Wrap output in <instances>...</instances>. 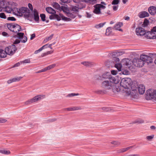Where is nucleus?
Segmentation results:
<instances>
[{
  "instance_id": "nucleus-5",
  "label": "nucleus",
  "mask_w": 156,
  "mask_h": 156,
  "mask_svg": "<svg viewBox=\"0 0 156 156\" xmlns=\"http://www.w3.org/2000/svg\"><path fill=\"white\" fill-rule=\"evenodd\" d=\"M131 81L129 78H123L121 80L120 84L122 87L124 88L127 89L130 87Z\"/></svg>"
},
{
  "instance_id": "nucleus-44",
  "label": "nucleus",
  "mask_w": 156,
  "mask_h": 156,
  "mask_svg": "<svg viewBox=\"0 0 156 156\" xmlns=\"http://www.w3.org/2000/svg\"><path fill=\"white\" fill-rule=\"evenodd\" d=\"M148 23L149 21L148 20L145 19L143 23V26L144 27H145L148 25Z\"/></svg>"
},
{
  "instance_id": "nucleus-7",
  "label": "nucleus",
  "mask_w": 156,
  "mask_h": 156,
  "mask_svg": "<svg viewBox=\"0 0 156 156\" xmlns=\"http://www.w3.org/2000/svg\"><path fill=\"white\" fill-rule=\"evenodd\" d=\"M16 50V48L14 45L9 46L6 48L5 49L7 54L10 55H12L14 54Z\"/></svg>"
},
{
  "instance_id": "nucleus-13",
  "label": "nucleus",
  "mask_w": 156,
  "mask_h": 156,
  "mask_svg": "<svg viewBox=\"0 0 156 156\" xmlns=\"http://www.w3.org/2000/svg\"><path fill=\"white\" fill-rule=\"evenodd\" d=\"M137 90H138L139 93L140 94H142L145 92V87L143 84H140L138 87Z\"/></svg>"
},
{
  "instance_id": "nucleus-39",
  "label": "nucleus",
  "mask_w": 156,
  "mask_h": 156,
  "mask_svg": "<svg viewBox=\"0 0 156 156\" xmlns=\"http://www.w3.org/2000/svg\"><path fill=\"white\" fill-rule=\"evenodd\" d=\"M56 64H51L46 67V69H47V70H50L54 68Z\"/></svg>"
},
{
  "instance_id": "nucleus-11",
  "label": "nucleus",
  "mask_w": 156,
  "mask_h": 156,
  "mask_svg": "<svg viewBox=\"0 0 156 156\" xmlns=\"http://www.w3.org/2000/svg\"><path fill=\"white\" fill-rule=\"evenodd\" d=\"M136 33L138 36H145L146 31L143 28L139 27L136 29Z\"/></svg>"
},
{
  "instance_id": "nucleus-34",
  "label": "nucleus",
  "mask_w": 156,
  "mask_h": 156,
  "mask_svg": "<svg viewBox=\"0 0 156 156\" xmlns=\"http://www.w3.org/2000/svg\"><path fill=\"white\" fill-rule=\"evenodd\" d=\"M0 153L5 154H9L10 153L9 151L5 150H0Z\"/></svg>"
},
{
  "instance_id": "nucleus-9",
  "label": "nucleus",
  "mask_w": 156,
  "mask_h": 156,
  "mask_svg": "<svg viewBox=\"0 0 156 156\" xmlns=\"http://www.w3.org/2000/svg\"><path fill=\"white\" fill-rule=\"evenodd\" d=\"M133 62L135 66L138 67H142L145 64L143 60L140 58V59H134Z\"/></svg>"
},
{
  "instance_id": "nucleus-33",
  "label": "nucleus",
  "mask_w": 156,
  "mask_h": 156,
  "mask_svg": "<svg viewBox=\"0 0 156 156\" xmlns=\"http://www.w3.org/2000/svg\"><path fill=\"white\" fill-rule=\"evenodd\" d=\"M95 92L98 94H104L106 93V92L105 90H97Z\"/></svg>"
},
{
  "instance_id": "nucleus-25",
  "label": "nucleus",
  "mask_w": 156,
  "mask_h": 156,
  "mask_svg": "<svg viewBox=\"0 0 156 156\" xmlns=\"http://www.w3.org/2000/svg\"><path fill=\"white\" fill-rule=\"evenodd\" d=\"M122 54V52H114L112 53L111 54V55L113 57V58L115 57L116 56H118L119 55H121Z\"/></svg>"
},
{
  "instance_id": "nucleus-52",
  "label": "nucleus",
  "mask_w": 156,
  "mask_h": 156,
  "mask_svg": "<svg viewBox=\"0 0 156 156\" xmlns=\"http://www.w3.org/2000/svg\"><path fill=\"white\" fill-rule=\"evenodd\" d=\"M112 144H114L115 145H118L120 144V143L119 142L117 141H113L111 142Z\"/></svg>"
},
{
  "instance_id": "nucleus-46",
  "label": "nucleus",
  "mask_w": 156,
  "mask_h": 156,
  "mask_svg": "<svg viewBox=\"0 0 156 156\" xmlns=\"http://www.w3.org/2000/svg\"><path fill=\"white\" fill-rule=\"evenodd\" d=\"M59 15L60 16H59L58 15L55 14H54L55 19H56L58 21H60L61 20V17L60 15V14Z\"/></svg>"
},
{
  "instance_id": "nucleus-41",
  "label": "nucleus",
  "mask_w": 156,
  "mask_h": 156,
  "mask_svg": "<svg viewBox=\"0 0 156 156\" xmlns=\"http://www.w3.org/2000/svg\"><path fill=\"white\" fill-rule=\"evenodd\" d=\"M96 0H84L85 2L90 3L92 4H94L96 3Z\"/></svg>"
},
{
  "instance_id": "nucleus-50",
  "label": "nucleus",
  "mask_w": 156,
  "mask_h": 156,
  "mask_svg": "<svg viewBox=\"0 0 156 156\" xmlns=\"http://www.w3.org/2000/svg\"><path fill=\"white\" fill-rule=\"evenodd\" d=\"M0 17L1 18L5 19L6 17L4 13L2 12L0 13Z\"/></svg>"
},
{
  "instance_id": "nucleus-17",
  "label": "nucleus",
  "mask_w": 156,
  "mask_h": 156,
  "mask_svg": "<svg viewBox=\"0 0 156 156\" xmlns=\"http://www.w3.org/2000/svg\"><path fill=\"white\" fill-rule=\"evenodd\" d=\"M33 16L35 21H38L39 18L38 12L36 9H34L33 11Z\"/></svg>"
},
{
  "instance_id": "nucleus-20",
  "label": "nucleus",
  "mask_w": 156,
  "mask_h": 156,
  "mask_svg": "<svg viewBox=\"0 0 156 156\" xmlns=\"http://www.w3.org/2000/svg\"><path fill=\"white\" fill-rule=\"evenodd\" d=\"M81 109V108L79 107H73L65 108V110L68 111H76Z\"/></svg>"
},
{
  "instance_id": "nucleus-14",
  "label": "nucleus",
  "mask_w": 156,
  "mask_h": 156,
  "mask_svg": "<svg viewBox=\"0 0 156 156\" xmlns=\"http://www.w3.org/2000/svg\"><path fill=\"white\" fill-rule=\"evenodd\" d=\"M148 11L151 15H154L156 13V7L154 6L150 7L148 8Z\"/></svg>"
},
{
  "instance_id": "nucleus-10",
  "label": "nucleus",
  "mask_w": 156,
  "mask_h": 156,
  "mask_svg": "<svg viewBox=\"0 0 156 156\" xmlns=\"http://www.w3.org/2000/svg\"><path fill=\"white\" fill-rule=\"evenodd\" d=\"M15 10H16L17 12L18 15L20 16H23V14L27 11H28V9L27 8L23 7L18 9L17 8H15Z\"/></svg>"
},
{
  "instance_id": "nucleus-43",
  "label": "nucleus",
  "mask_w": 156,
  "mask_h": 156,
  "mask_svg": "<svg viewBox=\"0 0 156 156\" xmlns=\"http://www.w3.org/2000/svg\"><path fill=\"white\" fill-rule=\"evenodd\" d=\"M27 37L26 36H24L23 37V38L20 39V41L21 42L24 43L27 41Z\"/></svg>"
},
{
  "instance_id": "nucleus-15",
  "label": "nucleus",
  "mask_w": 156,
  "mask_h": 156,
  "mask_svg": "<svg viewBox=\"0 0 156 156\" xmlns=\"http://www.w3.org/2000/svg\"><path fill=\"white\" fill-rule=\"evenodd\" d=\"M154 33L151 31H148L146 32L145 34V36L147 38H154L155 36L154 35Z\"/></svg>"
},
{
  "instance_id": "nucleus-56",
  "label": "nucleus",
  "mask_w": 156,
  "mask_h": 156,
  "mask_svg": "<svg viewBox=\"0 0 156 156\" xmlns=\"http://www.w3.org/2000/svg\"><path fill=\"white\" fill-rule=\"evenodd\" d=\"M7 20L11 21H15L16 19L13 17H9L7 18Z\"/></svg>"
},
{
  "instance_id": "nucleus-55",
  "label": "nucleus",
  "mask_w": 156,
  "mask_h": 156,
  "mask_svg": "<svg viewBox=\"0 0 156 156\" xmlns=\"http://www.w3.org/2000/svg\"><path fill=\"white\" fill-rule=\"evenodd\" d=\"M46 71H47V69H46V68L45 67L44 69H41V70L37 71L36 72V73H41V72H44Z\"/></svg>"
},
{
  "instance_id": "nucleus-38",
  "label": "nucleus",
  "mask_w": 156,
  "mask_h": 156,
  "mask_svg": "<svg viewBox=\"0 0 156 156\" xmlns=\"http://www.w3.org/2000/svg\"><path fill=\"white\" fill-rule=\"evenodd\" d=\"M66 16L68 17L71 18L72 19H74L76 17L75 15L71 12H69L68 13H67V14L66 15Z\"/></svg>"
},
{
  "instance_id": "nucleus-58",
  "label": "nucleus",
  "mask_w": 156,
  "mask_h": 156,
  "mask_svg": "<svg viewBox=\"0 0 156 156\" xmlns=\"http://www.w3.org/2000/svg\"><path fill=\"white\" fill-rule=\"evenodd\" d=\"M123 74L124 75H128L129 74V71L127 70H122V72Z\"/></svg>"
},
{
  "instance_id": "nucleus-1",
  "label": "nucleus",
  "mask_w": 156,
  "mask_h": 156,
  "mask_svg": "<svg viewBox=\"0 0 156 156\" xmlns=\"http://www.w3.org/2000/svg\"><path fill=\"white\" fill-rule=\"evenodd\" d=\"M119 83L118 80L115 77L111 78L108 80L104 81L101 83V86L105 90H110L113 87L114 84H117Z\"/></svg>"
},
{
  "instance_id": "nucleus-35",
  "label": "nucleus",
  "mask_w": 156,
  "mask_h": 156,
  "mask_svg": "<svg viewBox=\"0 0 156 156\" xmlns=\"http://www.w3.org/2000/svg\"><path fill=\"white\" fill-rule=\"evenodd\" d=\"M30 10L28 9V11H27V12H26L24 14H23V16H24L27 18L28 17H29L30 16Z\"/></svg>"
},
{
  "instance_id": "nucleus-18",
  "label": "nucleus",
  "mask_w": 156,
  "mask_h": 156,
  "mask_svg": "<svg viewBox=\"0 0 156 156\" xmlns=\"http://www.w3.org/2000/svg\"><path fill=\"white\" fill-rule=\"evenodd\" d=\"M123 23L122 22H118L114 26V28L115 30L122 31V30L120 28L123 26Z\"/></svg>"
},
{
  "instance_id": "nucleus-24",
  "label": "nucleus",
  "mask_w": 156,
  "mask_h": 156,
  "mask_svg": "<svg viewBox=\"0 0 156 156\" xmlns=\"http://www.w3.org/2000/svg\"><path fill=\"white\" fill-rule=\"evenodd\" d=\"M4 9V10L8 13H11L12 11V9L10 6H6Z\"/></svg>"
},
{
  "instance_id": "nucleus-61",
  "label": "nucleus",
  "mask_w": 156,
  "mask_h": 156,
  "mask_svg": "<svg viewBox=\"0 0 156 156\" xmlns=\"http://www.w3.org/2000/svg\"><path fill=\"white\" fill-rule=\"evenodd\" d=\"M116 87V90H114V89H113V92H114L115 93H116V92H118L120 91V89L119 88V87Z\"/></svg>"
},
{
  "instance_id": "nucleus-53",
  "label": "nucleus",
  "mask_w": 156,
  "mask_h": 156,
  "mask_svg": "<svg viewBox=\"0 0 156 156\" xmlns=\"http://www.w3.org/2000/svg\"><path fill=\"white\" fill-rule=\"evenodd\" d=\"M119 0H113L112 3V5H117L119 3Z\"/></svg>"
},
{
  "instance_id": "nucleus-54",
  "label": "nucleus",
  "mask_w": 156,
  "mask_h": 156,
  "mask_svg": "<svg viewBox=\"0 0 156 156\" xmlns=\"http://www.w3.org/2000/svg\"><path fill=\"white\" fill-rule=\"evenodd\" d=\"M7 121V120L3 118H0V123H4Z\"/></svg>"
},
{
  "instance_id": "nucleus-22",
  "label": "nucleus",
  "mask_w": 156,
  "mask_h": 156,
  "mask_svg": "<svg viewBox=\"0 0 156 156\" xmlns=\"http://www.w3.org/2000/svg\"><path fill=\"white\" fill-rule=\"evenodd\" d=\"M110 75V73H104L102 75V78H103L107 80H108L111 78H113Z\"/></svg>"
},
{
  "instance_id": "nucleus-23",
  "label": "nucleus",
  "mask_w": 156,
  "mask_h": 156,
  "mask_svg": "<svg viewBox=\"0 0 156 156\" xmlns=\"http://www.w3.org/2000/svg\"><path fill=\"white\" fill-rule=\"evenodd\" d=\"M7 54L5 50L4 51L2 49H0V58H4L6 57Z\"/></svg>"
},
{
  "instance_id": "nucleus-64",
  "label": "nucleus",
  "mask_w": 156,
  "mask_h": 156,
  "mask_svg": "<svg viewBox=\"0 0 156 156\" xmlns=\"http://www.w3.org/2000/svg\"><path fill=\"white\" fill-rule=\"evenodd\" d=\"M28 6L29 8H30V10L31 11L33 10V8L32 5L31 4H30V3L28 4Z\"/></svg>"
},
{
  "instance_id": "nucleus-57",
  "label": "nucleus",
  "mask_w": 156,
  "mask_h": 156,
  "mask_svg": "<svg viewBox=\"0 0 156 156\" xmlns=\"http://www.w3.org/2000/svg\"><path fill=\"white\" fill-rule=\"evenodd\" d=\"M126 151L125 148H122L117 151V152L119 153H122Z\"/></svg>"
},
{
  "instance_id": "nucleus-6",
  "label": "nucleus",
  "mask_w": 156,
  "mask_h": 156,
  "mask_svg": "<svg viewBox=\"0 0 156 156\" xmlns=\"http://www.w3.org/2000/svg\"><path fill=\"white\" fill-rule=\"evenodd\" d=\"M94 9L93 12L97 15H100L101 14V10L104 9L106 8L105 6L101 4H97L94 5Z\"/></svg>"
},
{
  "instance_id": "nucleus-37",
  "label": "nucleus",
  "mask_w": 156,
  "mask_h": 156,
  "mask_svg": "<svg viewBox=\"0 0 156 156\" xmlns=\"http://www.w3.org/2000/svg\"><path fill=\"white\" fill-rule=\"evenodd\" d=\"M53 36V34H52L50 36L47 37L44 41V43H46L48 41L50 40L52 38Z\"/></svg>"
},
{
  "instance_id": "nucleus-49",
  "label": "nucleus",
  "mask_w": 156,
  "mask_h": 156,
  "mask_svg": "<svg viewBox=\"0 0 156 156\" xmlns=\"http://www.w3.org/2000/svg\"><path fill=\"white\" fill-rule=\"evenodd\" d=\"M154 136V135H152L151 136H147L146 138L148 140L150 141L153 138Z\"/></svg>"
},
{
  "instance_id": "nucleus-21",
  "label": "nucleus",
  "mask_w": 156,
  "mask_h": 156,
  "mask_svg": "<svg viewBox=\"0 0 156 156\" xmlns=\"http://www.w3.org/2000/svg\"><path fill=\"white\" fill-rule=\"evenodd\" d=\"M46 10L49 13L51 14H55L56 13L55 11L52 8L50 7L46 8Z\"/></svg>"
},
{
  "instance_id": "nucleus-48",
  "label": "nucleus",
  "mask_w": 156,
  "mask_h": 156,
  "mask_svg": "<svg viewBox=\"0 0 156 156\" xmlns=\"http://www.w3.org/2000/svg\"><path fill=\"white\" fill-rule=\"evenodd\" d=\"M40 16L42 21H44L45 20V15L44 14H40Z\"/></svg>"
},
{
  "instance_id": "nucleus-32",
  "label": "nucleus",
  "mask_w": 156,
  "mask_h": 156,
  "mask_svg": "<svg viewBox=\"0 0 156 156\" xmlns=\"http://www.w3.org/2000/svg\"><path fill=\"white\" fill-rule=\"evenodd\" d=\"M53 7L55 9L58 10H61V7H60V6L59 4H58L57 3L55 2L53 4Z\"/></svg>"
},
{
  "instance_id": "nucleus-31",
  "label": "nucleus",
  "mask_w": 156,
  "mask_h": 156,
  "mask_svg": "<svg viewBox=\"0 0 156 156\" xmlns=\"http://www.w3.org/2000/svg\"><path fill=\"white\" fill-rule=\"evenodd\" d=\"M62 20L67 21H70L71 20V19L64 16L62 14H60Z\"/></svg>"
},
{
  "instance_id": "nucleus-16",
  "label": "nucleus",
  "mask_w": 156,
  "mask_h": 156,
  "mask_svg": "<svg viewBox=\"0 0 156 156\" xmlns=\"http://www.w3.org/2000/svg\"><path fill=\"white\" fill-rule=\"evenodd\" d=\"M149 14L147 12L142 11L140 12L138 14V16L140 18H144L149 16Z\"/></svg>"
},
{
  "instance_id": "nucleus-47",
  "label": "nucleus",
  "mask_w": 156,
  "mask_h": 156,
  "mask_svg": "<svg viewBox=\"0 0 156 156\" xmlns=\"http://www.w3.org/2000/svg\"><path fill=\"white\" fill-rule=\"evenodd\" d=\"M79 95V94L78 93L75 94V93H72L69 94H68L67 95V97H72L74 96H77V95Z\"/></svg>"
},
{
  "instance_id": "nucleus-4",
  "label": "nucleus",
  "mask_w": 156,
  "mask_h": 156,
  "mask_svg": "<svg viewBox=\"0 0 156 156\" xmlns=\"http://www.w3.org/2000/svg\"><path fill=\"white\" fill-rule=\"evenodd\" d=\"M7 27L11 31L17 33L20 31L21 29V26L17 24H9Z\"/></svg>"
},
{
  "instance_id": "nucleus-40",
  "label": "nucleus",
  "mask_w": 156,
  "mask_h": 156,
  "mask_svg": "<svg viewBox=\"0 0 156 156\" xmlns=\"http://www.w3.org/2000/svg\"><path fill=\"white\" fill-rule=\"evenodd\" d=\"M105 23V22L104 23H101L98 24L96 25L95 27L97 28H99L102 27Z\"/></svg>"
},
{
  "instance_id": "nucleus-51",
  "label": "nucleus",
  "mask_w": 156,
  "mask_h": 156,
  "mask_svg": "<svg viewBox=\"0 0 156 156\" xmlns=\"http://www.w3.org/2000/svg\"><path fill=\"white\" fill-rule=\"evenodd\" d=\"M33 103L32 99L28 100L25 102V104L28 105Z\"/></svg>"
},
{
  "instance_id": "nucleus-2",
  "label": "nucleus",
  "mask_w": 156,
  "mask_h": 156,
  "mask_svg": "<svg viewBox=\"0 0 156 156\" xmlns=\"http://www.w3.org/2000/svg\"><path fill=\"white\" fill-rule=\"evenodd\" d=\"M131 86V88L132 91L127 90L126 91L127 95H128L132 98H135L137 97V94L138 85L136 83H132Z\"/></svg>"
},
{
  "instance_id": "nucleus-30",
  "label": "nucleus",
  "mask_w": 156,
  "mask_h": 156,
  "mask_svg": "<svg viewBox=\"0 0 156 156\" xmlns=\"http://www.w3.org/2000/svg\"><path fill=\"white\" fill-rule=\"evenodd\" d=\"M112 32V28L111 27H108L106 30L105 34L107 36L109 35Z\"/></svg>"
},
{
  "instance_id": "nucleus-26",
  "label": "nucleus",
  "mask_w": 156,
  "mask_h": 156,
  "mask_svg": "<svg viewBox=\"0 0 156 156\" xmlns=\"http://www.w3.org/2000/svg\"><path fill=\"white\" fill-rule=\"evenodd\" d=\"M60 11H62L66 13V15L67 14V13L69 12L68 8L64 6H62L61 7Z\"/></svg>"
},
{
  "instance_id": "nucleus-3",
  "label": "nucleus",
  "mask_w": 156,
  "mask_h": 156,
  "mask_svg": "<svg viewBox=\"0 0 156 156\" xmlns=\"http://www.w3.org/2000/svg\"><path fill=\"white\" fill-rule=\"evenodd\" d=\"M146 98L147 100L152 99L156 101V90L149 89L147 90Z\"/></svg>"
},
{
  "instance_id": "nucleus-42",
  "label": "nucleus",
  "mask_w": 156,
  "mask_h": 156,
  "mask_svg": "<svg viewBox=\"0 0 156 156\" xmlns=\"http://www.w3.org/2000/svg\"><path fill=\"white\" fill-rule=\"evenodd\" d=\"M17 37H18L20 39H21L23 37L24 34L23 33H17Z\"/></svg>"
},
{
  "instance_id": "nucleus-29",
  "label": "nucleus",
  "mask_w": 156,
  "mask_h": 156,
  "mask_svg": "<svg viewBox=\"0 0 156 156\" xmlns=\"http://www.w3.org/2000/svg\"><path fill=\"white\" fill-rule=\"evenodd\" d=\"M123 64L121 63L116 64L115 65V67L116 68L118 71H120L121 70L122 66Z\"/></svg>"
},
{
  "instance_id": "nucleus-45",
  "label": "nucleus",
  "mask_w": 156,
  "mask_h": 156,
  "mask_svg": "<svg viewBox=\"0 0 156 156\" xmlns=\"http://www.w3.org/2000/svg\"><path fill=\"white\" fill-rule=\"evenodd\" d=\"M30 59H26L23 61H21L20 62L21 63H30Z\"/></svg>"
},
{
  "instance_id": "nucleus-59",
  "label": "nucleus",
  "mask_w": 156,
  "mask_h": 156,
  "mask_svg": "<svg viewBox=\"0 0 156 156\" xmlns=\"http://www.w3.org/2000/svg\"><path fill=\"white\" fill-rule=\"evenodd\" d=\"M72 0H61V1L64 3H70Z\"/></svg>"
},
{
  "instance_id": "nucleus-27",
  "label": "nucleus",
  "mask_w": 156,
  "mask_h": 156,
  "mask_svg": "<svg viewBox=\"0 0 156 156\" xmlns=\"http://www.w3.org/2000/svg\"><path fill=\"white\" fill-rule=\"evenodd\" d=\"M6 4L5 1H2L0 2V9H4L6 7Z\"/></svg>"
},
{
  "instance_id": "nucleus-63",
  "label": "nucleus",
  "mask_w": 156,
  "mask_h": 156,
  "mask_svg": "<svg viewBox=\"0 0 156 156\" xmlns=\"http://www.w3.org/2000/svg\"><path fill=\"white\" fill-rule=\"evenodd\" d=\"M20 41L18 39H16L14 42V44H16L20 43Z\"/></svg>"
},
{
  "instance_id": "nucleus-36",
  "label": "nucleus",
  "mask_w": 156,
  "mask_h": 156,
  "mask_svg": "<svg viewBox=\"0 0 156 156\" xmlns=\"http://www.w3.org/2000/svg\"><path fill=\"white\" fill-rule=\"evenodd\" d=\"M81 64L86 66H90L92 65V63L89 62H82Z\"/></svg>"
},
{
  "instance_id": "nucleus-60",
  "label": "nucleus",
  "mask_w": 156,
  "mask_h": 156,
  "mask_svg": "<svg viewBox=\"0 0 156 156\" xmlns=\"http://www.w3.org/2000/svg\"><path fill=\"white\" fill-rule=\"evenodd\" d=\"M111 72V74L113 75H116L117 73V71L115 70H112Z\"/></svg>"
},
{
  "instance_id": "nucleus-12",
  "label": "nucleus",
  "mask_w": 156,
  "mask_h": 156,
  "mask_svg": "<svg viewBox=\"0 0 156 156\" xmlns=\"http://www.w3.org/2000/svg\"><path fill=\"white\" fill-rule=\"evenodd\" d=\"M85 5H84V4H82V6H80L79 5H78V6L72 5L70 8V9L72 11L75 12H78L79 11V9H81L83 8H85Z\"/></svg>"
},
{
  "instance_id": "nucleus-8",
  "label": "nucleus",
  "mask_w": 156,
  "mask_h": 156,
  "mask_svg": "<svg viewBox=\"0 0 156 156\" xmlns=\"http://www.w3.org/2000/svg\"><path fill=\"white\" fill-rule=\"evenodd\" d=\"M140 58L143 60L144 62L147 64L152 63L153 61V59L151 57L147 55H142L140 56Z\"/></svg>"
},
{
  "instance_id": "nucleus-62",
  "label": "nucleus",
  "mask_w": 156,
  "mask_h": 156,
  "mask_svg": "<svg viewBox=\"0 0 156 156\" xmlns=\"http://www.w3.org/2000/svg\"><path fill=\"white\" fill-rule=\"evenodd\" d=\"M21 63L20 62H18L16 64H15L12 67V68H14L17 67H18L20 66V63Z\"/></svg>"
},
{
  "instance_id": "nucleus-28",
  "label": "nucleus",
  "mask_w": 156,
  "mask_h": 156,
  "mask_svg": "<svg viewBox=\"0 0 156 156\" xmlns=\"http://www.w3.org/2000/svg\"><path fill=\"white\" fill-rule=\"evenodd\" d=\"M129 60L126 58L123 59L122 62V63L124 66H128L129 64Z\"/></svg>"
},
{
  "instance_id": "nucleus-19",
  "label": "nucleus",
  "mask_w": 156,
  "mask_h": 156,
  "mask_svg": "<svg viewBox=\"0 0 156 156\" xmlns=\"http://www.w3.org/2000/svg\"><path fill=\"white\" fill-rule=\"evenodd\" d=\"M44 96L41 95H38L32 98L33 103L40 100L41 99L44 98Z\"/></svg>"
}]
</instances>
